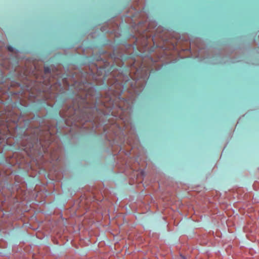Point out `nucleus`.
I'll list each match as a JSON object with an SVG mask.
<instances>
[{
	"mask_svg": "<svg viewBox=\"0 0 259 259\" xmlns=\"http://www.w3.org/2000/svg\"><path fill=\"white\" fill-rule=\"evenodd\" d=\"M78 89L82 94L81 95V99L85 104L84 108L85 114L83 116L89 118L90 116H92L93 113L97 111L96 104L91 105L89 103V101L93 100L95 87L90 82L85 81L79 83L78 85Z\"/></svg>",
	"mask_w": 259,
	"mask_h": 259,
	"instance_id": "f257e3e1",
	"label": "nucleus"
},
{
	"mask_svg": "<svg viewBox=\"0 0 259 259\" xmlns=\"http://www.w3.org/2000/svg\"><path fill=\"white\" fill-rule=\"evenodd\" d=\"M47 133L49 134V135L48 136V138L46 140L47 141V144H50L52 142V134L49 131H48Z\"/></svg>",
	"mask_w": 259,
	"mask_h": 259,
	"instance_id": "f03ea898",
	"label": "nucleus"
},
{
	"mask_svg": "<svg viewBox=\"0 0 259 259\" xmlns=\"http://www.w3.org/2000/svg\"><path fill=\"white\" fill-rule=\"evenodd\" d=\"M7 49H8V50L10 52H13V51H14V48H13V47H12V46H8V47H7Z\"/></svg>",
	"mask_w": 259,
	"mask_h": 259,
	"instance_id": "7ed1b4c3",
	"label": "nucleus"
},
{
	"mask_svg": "<svg viewBox=\"0 0 259 259\" xmlns=\"http://www.w3.org/2000/svg\"><path fill=\"white\" fill-rule=\"evenodd\" d=\"M50 72V69L49 67H46L45 68V72L46 73H49Z\"/></svg>",
	"mask_w": 259,
	"mask_h": 259,
	"instance_id": "20e7f679",
	"label": "nucleus"
},
{
	"mask_svg": "<svg viewBox=\"0 0 259 259\" xmlns=\"http://www.w3.org/2000/svg\"><path fill=\"white\" fill-rule=\"evenodd\" d=\"M77 112H78V111H77V110H76V109H74V114H76L77 113Z\"/></svg>",
	"mask_w": 259,
	"mask_h": 259,
	"instance_id": "39448f33",
	"label": "nucleus"
},
{
	"mask_svg": "<svg viewBox=\"0 0 259 259\" xmlns=\"http://www.w3.org/2000/svg\"><path fill=\"white\" fill-rule=\"evenodd\" d=\"M181 256L182 257V259H186L185 257L182 255H181Z\"/></svg>",
	"mask_w": 259,
	"mask_h": 259,
	"instance_id": "423d86ee",
	"label": "nucleus"
},
{
	"mask_svg": "<svg viewBox=\"0 0 259 259\" xmlns=\"http://www.w3.org/2000/svg\"><path fill=\"white\" fill-rule=\"evenodd\" d=\"M71 118H72V119H73V118H74V115H72L71 116Z\"/></svg>",
	"mask_w": 259,
	"mask_h": 259,
	"instance_id": "0eeeda50",
	"label": "nucleus"
},
{
	"mask_svg": "<svg viewBox=\"0 0 259 259\" xmlns=\"http://www.w3.org/2000/svg\"><path fill=\"white\" fill-rule=\"evenodd\" d=\"M69 110H72V108L70 107L69 109H68Z\"/></svg>",
	"mask_w": 259,
	"mask_h": 259,
	"instance_id": "6e6552de",
	"label": "nucleus"
},
{
	"mask_svg": "<svg viewBox=\"0 0 259 259\" xmlns=\"http://www.w3.org/2000/svg\"><path fill=\"white\" fill-rule=\"evenodd\" d=\"M81 107V105L78 106V108H79H79H80Z\"/></svg>",
	"mask_w": 259,
	"mask_h": 259,
	"instance_id": "1a4fd4ad",
	"label": "nucleus"
}]
</instances>
